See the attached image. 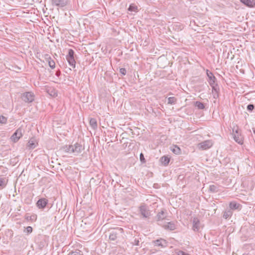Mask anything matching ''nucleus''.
I'll return each mask as SVG.
<instances>
[{
    "label": "nucleus",
    "mask_w": 255,
    "mask_h": 255,
    "mask_svg": "<svg viewBox=\"0 0 255 255\" xmlns=\"http://www.w3.org/2000/svg\"><path fill=\"white\" fill-rule=\"evenodd\" d=\"M75 52L72 49L68 50V53L66 55V60L68 61L69 65L73 68H75L76 66V61L74 57Z\"/></svg>",
    "instance_id": "f257e3e1"
},
{
    "label": "nucleus",
    "mask_w": 255,
    "mask_h": 255,
    "mask_svg": "<svg viewBox=\"0 0 255 255\" xmlns=\"http://www.w3.org/2000/svg\"><path fill=\"white\" fill-rule=\"evenodd\" d=\"M233 135L234 140L238 143L242 144L243 143V137L242 136L238 127H234L233 128Z\"/></svg>",
    "instance_id": "f03ea898"
},
{
    "label": "nucleus",
    "mask_w": 255,
    "mask_h": 255,
    "mask_svg": "<svg viewBox=\"0 0 255 255\" xmlns=\"http://www.w3.org/2000/svg\"><path fill=\"white\" fill-rule=\"evenodd\" d=\"M123 233V228L120 227L115 228L113 230L110 232L109 235V239L111 241H115Z\"/></svg>",
    "instance_id": "7ed1b4c3"
},
{
    "label": "nucleus",
    "mask_w": 255,
    "mask_h": 255,
    "mask_svg": "<svg viewBox=\"0 0 255 255\" xmlns=\"http://www.w3.org/2000/svg\"><path fill=\"white\" fill-rule=\"evenodd\" d=\"M206 74L209 78L208 82L212 89H215V86L218 85L216 83V78L214 76L212 72L209 70H206Z\"/></svg>",
    "instance_id": "20e7f679"
},
{
    "label": "nucleus",
    "mask_w": 255,
    "mask_h": 255,
    "mask_svg": "<svg viewBox=\"0 0 255 255\" xmlns=\"http://www.w3.org/2000/svg\"><path fill=\"white\" fill-rule=\"evenodd\" d=\"M139 212L143 218H147L150 216L149 208L145 204L141 205L139 207Z\"/></svg>",
    "instance_id": "39448f33"
},
{
    "label": "nucleus",
    "mask_w": 255,
    "mask_h": 255,
    "mask_svg": "<svg viewBox=\"0 0 255 255\" xmlns=\"http://www.w3.org/2000/svg\"><path fill=\"white\" fill-rule=\"evenodd\" d=\"M192 230L195 232H199L201 227L199 219L197 217H194L192 219Z\"/></svg>",
    "instance_id": "423d86ee"
},
{
    "label": "nucleus",
    "mask_w": 255,
    "mask_h": 255,
    "mask_svg": "<svg viewBox=\"0 0 255 255\" xmlns=\"http://www.w3.org/2000/svg\"><path fill=\"white\" fill-rule=\"evenodd\" d=\"M21 98L25 102L31 103L34 101V95L31 92H25L22 94Z\"/></svg>",
    "instance_id": "0eeeda50"
},
{
    "label": "nucleus",
    "mask_w": 255,
    "mask_h": 255,
    "mask_svg": "<svg viewBox=\"0 0 255 255\" xmlns=\"http://www.w3.org/2000/svg\"><path fill=\"white\" fill-rule=\"evenodd\" d=\"M22 136V129L18 128L11 136V139L14 142H17L19 138Z\"/></svg>",
    "instance_id": "6e6552de"
},
{
    "label": "nucleus",
    "mask_w": 255,
    "mask_h": 255,
    "mask_svg": "<svg viewBox=\"0 0 255 255\" xmlns=\"http://www.w3.org/2000/svg\"><path fill=\"white\" fill-rule=\"evenodd\" d=\"M213 145L212 140H207L200 143L198 144V147L203 150H206L210 148Z\"/></svg>",
    "instance_id": "1a4fd4ad"
},
{
    "label": "nucleus",
    "mask_w": 255,
    "mask_h": 255,
    "mask_svg": "<svg viewBox=\"0 0 255 255\" xmlns=\"http://www.w3.org/2000/svg\"><path fill=\"white\" fill-rule=\"evenodd\" d=\"M48 200L46 198H40L37 201L36 203V206L38 209H43L48 204Z\"/></svg>",
    "instance_id": "9d476101"
},
{
    "label": "nucleus",
    "mask_w": 255,
    "mask_h": 255,
    "mask_svg": "<svg viewBox=\"0 0 255 255\" xmlns=\"http://www.w3.org/2000/svg\"><path fill=\"white\" fill-rule=\"evenodd\" d=\"M52 4L59 7H64L67 5L68 0H51Z\"/></svg>",
    "instance_id": "9b49d317"
},
{
    "label": "nucleus",
    "mask_w": 255,
    "mask_h": 255,
    "mask_svg": "<svg viewBox=\"0 0 255 255\" xmlns=\"http://www.w3.org/2000/svg\"><path fill=\"white\" fill-rule=\"evenodd\" d=\"M155 246L160 247L161 248H165L167 246V242L163 239H157L153 241Z\"/></svg>",
    "instance_id": "f8f14e48"
},
{
    "label": "nucleus",
    "mask_w": 255,
    "mask_h": 255,
    "mask_svg": "<svg viewBox=\"0 0 255 255\" xmlns=\"http://www.w3.org/2000/svg\"><path fill=\"white\" fill-rule=\"evenodd\" d=\"M73 152L75 155H77L81 152L82 150L84 149L82 145L79 143H76L74 145H73Z\"/></svg>",
    "instance_id": "ddd939ff"
},
{
    "label": "nucleus",
    "mask_w": 255,
    "mask_h": 255,
    "mask_svg": "<svg viewBox=\"0 0 255 255\" xmlns=\"http://www.w3.org/2000/svg\"><path fill=\"white\" fill-rule=\"evenodd\" d=\"M166 217V213L164 212L163 211H161L156 216L157 221L158 222V224L159 225H162L161 222L163 220L165 219Z\"/></svg>",
    "instance_id": "4468645a"
},
{
    "label": "nucleus",
    "mask_w": 255,
    "mask_h": 255,
    "mask_svg": "<svg viewBox=\"0 0 255 255\" xmlns=\"http://www.w3.org/2000/svg\"><path fill=\"white\" fill-rule=\"evenodd\" d=\"M230 210H241L242 209V205L239 203H237L235 201L231 202L229 204Z\"/></svg>",
    "instance_id": "2eb2a0df"
},
{
    "label": "nucleus",
    "mask_w": 255,
    "mask_h": 255,
    "mask_svg": "<svg viewBox=\"0 0 255 255\" xmlns=\"http://www.w3.org/2000/svg\"><path fill=\"white\" fill-rule=\"evenodd\" d=\"M45 60L48 62V65L50 68L54 69L55 67V63L53 60L52 59L51 57L46 54L45 56Z\"/></svg>",
    "instance_id": "dca6fc26"
},
{
    "label": "nucleus",
    "mask_w": 255,
    "mask_h": 255,
    "mask_svg": "<svg viewBox=\"0 0 255 255\" xmlns=\"http://www.w3.org/2000/svg\"><path fill=\"white\" fill-rule=\"evenodd\" d=\"M240 1L248 7H253L255 6V2L254 0H240Z\"/></svg>",
    "instance_id": "f3484780"
},
{
    "label": "nucleus",
    "mask_w": 255,
    "mask_h": 255,
    "mask_svg": "<svg viewBox=\"0 0 255 255\" xmlns=\"http://www.w3.org/2000/svg\"><path fill=\"white\" fill-rule=\"evenodd\" d=\"M165 229L169 230H174L175 229V225L173 222H167L166 224L162 225Z\"/></svg>",
    "instance_id": "a211bd4d"
},
{
    "label": "nucleus",
    "mask_w": 255,
    "mask_h": 255,
    "mask_svg": "<svg viewBox=\"0 0 255 255\" xmlns=\"http://www.w3.org/2000/svg\"><path fill=\"white\" fill-rule=\"evenodd\" d=\"M62 149L63 150L67 153H73V145H65L62 147Z\"/></svg>",
    "instance_id": "6ab92c4d"
},
{
    "label": "nucleus",
    "mask_w": 255,
    "mask_h": 255,
    "mask_svg": "<svg viewBox=\"0 0 255 255\" xmlns=\"http://www.w3.org/2000/svg\"><path fill=\"white\" fill-rule=\"evenodd\" d=\"M170 149L175 154H179L181 152L180 148L176 145H173L171 146Z\"/></svg>",
    "instance_id": "aec40b11"
},
{
    "label": "nucleus",
    "mask_w": 255,
    "mask_h": 255,
    "mask_svg": "<svg viewBox=\"0 0 255 255\" xmlns=\"http://www.w3.org/2000/svg\"><path fill=\"white\" fill-rule=\"evenodd\" d=\"M160 161L162 164L166 166L170 161V158L167 156H163L160 158Z\"/></svg>",
    "instance_id": "412c9836"
},
{
    "label": "nucleus",
    "mask_w": 255,
    "mask_h": 255,
    "mask_svg": "<svg viewBox=\"0 0 255 255\" xmlns=\"http://www.w3.org/2000/svg\"><path fill=\"white\" fill-rule=\"evenodd\" d=\"M215 89H216V90L215 89L214 90V89H212V94H213V98L214 99H217L219 97L218 93H219V88L218 85L215 86Z\"/></svg>",
    "instance_id": "4be33fe9"
},
{
    "label": "nucleus",
    "mask_w": 255,
    "mask_h": 255,
    "mask_svg": "<svg viewBox=\"0 0 255 255\" xmlns=\"http://www.w3.org/2000/svg\"><path fill=\"white\" fill-rule=\"evenodd\" d=\"M233 215V212L231 210H227L224 212L223 218L227 219L229 217H231Z\"/></svg>",
    "instance_id": "5701e85b"
},
{
    "label": "nucleus",
    "mask_w": 255,
    "mask_h": 255,
    "mask_svg": "<svg viewBox=\"0 0 255 255\" xmlns=\"http://www.w3.org/2000/svg\"><path fill=\"white\" fill-rule=\"evenodd\" d=\"M37 145V143L35 142L34 139H30L28 142V147L30 149L34 148Z\"/></svg>",
    "instance_id": "b1692460"
},
{
    "label": "nucleus",
    "mask_w": 255,
    "mask_h": 255,
    "mask_svg": "<svg viewBox=\"0 0 255 255\" xmlns=\"http://www.w3.org/2000/svg\"><path fill=\"white\" fill-rule=\"evenodd\" d=\"M90 125L93 129H96L97 128V121L94 118H92L90 119Z\"/></svg>",
    "instance_id": "393cba45"
},
{
    "label": "nucleus",
    "mask_w": 255,
    "mask_h": 255,
    "mask_svg": "<svg viewBox=\"0 0 255 255\" xmlns=\"http://www.w3.org/2000/svg\"><path fill=\"white\" fill-rule=\"evenodd\" d=\"M38 247L40 249H42L46 244V241L44 239H42L39 242H37Z\"/></svg>",
    "instance_id": "a878e982"
},
{
    "label": "nucleus",
    "mask_w": 255,
    "mask_h": 255,
    "mask_svg": "<svg viewBox=\"0 0 255 255\" xmlns=\"http://www.w3.org/2000/svg\"><path fill=\"white\" fill-rule=\"evenodd\" d=\"M195 106L198 108V109L202 110L205 108V106L204 104L199 101H196L195 103Z\"/></svg>",
    "instance_id": "bb28decb"
},
{
    "label": "nucleus",
    "mask_w": 255,
    "mask_h": 255,
    "mask_svg": "<svg viewBox=\"0 0 255 255\" xmlns=\"http://www.w3.org/2000/svg\"><path fill=\"white\" fill-rule=\"evenodd\" d=\"M6 185V182L4 178L0 177V189L4 188Z\"/></svg>",
    "instance_id": "cd10ccee"
},
{
    "label": "nucleus",
    "mask_w": 255,
    "mask_h": 255,
    "mask_svg": "<svg viewBox=\"0 0 255 255\" xmlns=\"http://www.w3.org/2000/svg\"><path fill=\"white\" fill-rule=\"evenodd\" d=\"M177 99L174 97H169L168 98V104L173 105L176 102Z\"/></svg>",
    "instance_id": "c85d7f7f"
},
{
    "label": "nucleus",
    "mask_w": 255,
    "mask_h": 255,
    "mask_svg": "<svg viewBox=\"0 0 255 255\" xmlns=\"http://www.w3.org/2000/svg\"><path fill=\"white\" fill-rule=\"evenodd\" d=\"M209 190L213 193H216L218 191V187L215 185H210Z\"/></svg>",
    "instance_id": "c756f323"
},
{
    "label": "nucleus",
    "mask_w": 255,
    "mask_h": 255,
    "mask_svg": "<svg viewBox=\"0 0 255 255\" xmlns=\"http://www.w3.org/2000/svg\"><path fill=\"white\" fill-rule=\"evenodd\" d=\"M68 255H83L82 253L80 250H76L75 251H71Z\"/></svg>",
    "instance_id": "7c9ffc66"
},
{
    "label": "nucleus",
    "mask_w": 255,
    "mask_h": 255,
    "mask_svg": "<svg viewBox=\"0 0 255 255\" xmlns=\"http://www.w3.org/2000/svg\"><path fill=\"white\" fill-rule=\"evenodd\" d=\"M137 8V6L133 5L130 4L128 8V10L130 11H136Z\"/></svg>",
    "instance_id": "2f4dec72"
},
{
    "label": "nucleus",
    "mask_w": 255,
    "mask_h": 255,
    "mask_svg": "<svg viewBox=\"0 0 255 255\" xmlns=\"http://www.w3.org/2000/svg\"><path fill=\"white\" fill-rule=\"evenodd\" d=\"M7 122V118L3 116H0V123L2 124H5Z\"/></svg>",
    "instance_id": "473e14b6"
},
{
    "label": "nucleus",
    "mask_w": 255,
    "mask_h": 255,
    "mask_svg": "<svg viewBox=\"0 0 255 255\" xmlns=\"http://www.w3.org/2000/svg\"><path fill=\"white\" fill-rule=\"evenodd\" d=\"M255 106L253 104H249L247 106V110L249 112H252L254 109Z\"/></svg>",
    "instance_id": "72a5a7b5"
},
{
    "label": "nucleus",
    "mask_w": 255,
    "mask_h": 255,
    "mask_svg": "<svg viewBox=\"0 0 255 255\" xmlns=\"http://www.w3.org/2000/svg\"><path fill=\"white\" fill-rule=\"evenodd\" d=\"M26 232L28 234H30L32 232V228L30 226H28L26 228Z\"/></svg>",
    "instance_id": "f704fd0d"
},
{
    "label": "nucleus",
    "mask_w": 255,
    "mask_h": 255,
    "mask_svg": "<svg viewBox=\"0 0 255 255\" xmlns=\"http://www.w3.org/2000/svg\"><path fill=\"white\" fill-rule=\"evenodd\" d=\"M177 255H190L182 251H179L177 253Z\"/></svg>",
    "instance_id": "c9c22d12"
},
{
    "label": "nucleus",
    "mask_w": 255,
    "mask_h": 255,
    "mask_svg": "<svg viewBox=\"0 0 255 255\" xmlns=\"http://www.w3.org/2000/svg\"><path fill=\"white\" fill-rule=\"evenodd\" d=\"M120 72L122 75H125L127 73V70L125 68H122L120 69Z\"/></svg>",
    "instance_id": "e433bc0d"
},
{
    "label": "nucleus",
    "mask_w": 255,
    "mask_h": 255,
    "mask_svg": "<svg viewBox=\"0 0 255 255\" xmlns=\"http://www.w3.org/2000/svg\"><path fill=\"white\" fill-rule=\"evenodd\" d=\"M140 161L142 162H145V158L144 157V155L143 154V153H141L140 154Z\"/></svg>",
    "instance_id": "4c0bfd02"
},
{
    "label": "nucleus",
    "mask_w": 255,
    "mask_h": 255,
    "mask_svg": "<svg viewBox=\"0 0 255 255\" xmlns=\"http://www.w3.org/2000/svg\"><path fill=\"white\" fill-rule=\"evenodd\" d=\"M34 218V216H25V219L27 221L32 220Z\"/></svg>",
    "instance_id": "58836bf2"
},
{
    "label": "nucleus",
    "mask_w": 255,
    "mask_h": 255,
    "mask_svg": "<svg viewBox=\"0 0 255 255\" xmlns=\"http://www.w3.org/2000/svg\"><path fill=\"white\" fill-rule=\"evenodd\" d=\"M133 244L134 245L138 246L139 245V241L138 240H137L136 239H135L134 240V242H133Z\"/></svg>",
    "instance_id": "ea45409f"
},
{
    "label": "nucleus",
    "mask_w": 255,
    "mask_h": 255,
    "mask_svg": "<svg viewBox=\"0 0 255 255\" xmlns=\"http://www.w3.org/2000/svg\"><path fill=\"white\" fill-rule=\"evenodd\" d=\"M58 74H59V73H56V75H58Z\"/></svg>",
    "instance_id": "a19ab883"
},
{
    "label": "nucleus",
    "mask_w": 255,
    "mask_h": 255,
    "mask_svg": "<svg viewBox=\"0 0 255 255\" xmlns=\"http://www.w3.org/2000/svg\"><path fill=\"white\" fill-rule=\"evenodd\" d=\"M58 74H59V73H56V75H58Z\"/></svg>",
    "instance_id": "79ce46f5"
},
{
    "label": "nucleus",
    "mask_w": 255,
    "mask_h": 255,
    "mask_svg": "<svg viewBox=\"0 0 255 255\" xmlns=\"http://www.w3.org/2000/svg\"><path fill=\"white\" fill-rule=\"evenodd\" d=\"M254 133H255V130H254Z\"/></svg>",
    "instance_id": "37998d69"
}]
</instances>
